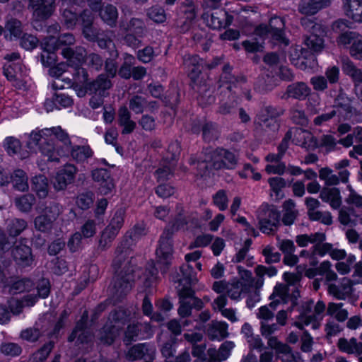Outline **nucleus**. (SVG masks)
<instances>
[{"instance_id":"4be33fe9","label":"nucleus","mask_w":362,"mask_h":362,"mask_svg":"<svg viewBox=\"0 0 362 362\" xmlns=\"http://www.w3.org/2000/svg\"><path fill=\"white\" fill-rule=\"evenodd\" d=\"M332 0H301L298 5V11L304 15L312 16L320 10L328 7Z\"/></svg>"},{"instance_id":"5fc2aeb1","label":"nucleus","mask_w":362,"mask_h":362,"mask_svg":"<svg viewBox=\"0 0 362 362\" xmlns=\"http://www.w3.org/2000/svg\"><path fill=\"white\" fill-rule=\"evenodd\" d=\"M142 325L141 323L129 325L124 332L123 341L126 345H129L137 339L139 334L141 330Z\"/></svg>"},{"instance_id":"f8f14e48","label":"nucleus","mask_w":362,"mask_h":362,"mask_svg":"<svg viewBox=\"0 0 362 362\" xmlns=\"http://www.w3.org/2000/svg\"><path fill=\"white\" fill-rule=\"evenodd\" d=\"M11 257L20 268L32 267L35 262L32 249L22 241L16 242L11 250Z\"/></svg>"},{"instance_id":"9d476101","label":"nucleus","mask_w":362,"mask_h":362,"mask_svg":"<svg viewBox=\"0 0 362 362\" xmlns=\"http://www.w3.org/2000/svg\"><path fill=\"white\" fill-rule=\"evenodd\" d=\"M83 37L90 42H97L100 49H108L112 44V35L113 32L103 30L91 25L81 30Z\"/></svg>"},{"instance_id":"1a4fd4ad","label":"nucleus","mask_w":362,"mask_h":362,"mask_svg":"<svg viewBox=\"0 0 362 362\" xmlns=\"http://www.w3.org/2000/svg\"><path fill=\"white\" fill-rule=\"evenodd\" d=\"M284 27V20L282 18L273 17V49L277 47L278 51H280L278 62L285 59L284 49L290 42Z\"/></svg>"},{"instance_id":"7c9ffc66","label":"nucleus","mask_w":362,"mask_h":362,"mask_svg":"<svg viewBox=\"0 0 362 362\" xmlns=\"http://www.w3.org/2000/svg\"><path fill=\"white\" fill-rule=\"evenodd\" d=\"M73 160L84 163L93 156V151L89 145H75L70 147L69 153Z\"/></svg>"},{"instance_id":"2eb2a0df","label":"nucleus","mask_w":362,"mask_h":362,"mask_svg":"<svg viewBox=\"0 0 362 362\" xmlns=\"http://www.w3.org/2000/svg\"><path fill=\"white\" fill-rule=\"evenodd\" d=\"M86 88L90 94L107 96L108 90L112 88V83L110 78L105 74H99L94 80L86 82Z\"/></svg>"},{"instance_id":"6e6d98bb","label":"nucleus","mask_w":362,"mask_h":362,"mask_svg":"<svg viewBox=\"0 0 362 362\" xmlns=\"http://www.w3.org/2000/svg\"><path fill=\"white\" fill-rule=\"evenodd\" d=\"M202 136L204 141L211 142L219 136L217 127L212 122H206L202 127Z\"/></svg>"},{"instance_id":"c9c22d12","label":"nucleus","mask_w":362,"mask_h":362,"mask_svg":"<svg viewBox=\"0 0 362 362\" xmlns=\"http://www.w3.org/2000/svg\"><path fill=\"white\" fill-rule=\"evenodd\" d=\"M32 189L36 192L39 198L47 197L49 192L48 180L44 175H38L32 178Z\"/></svg>"},{"instance_id":"0e129e2a","label":"nucleus","mask_w":362,"mask_h":362,"mask_svg":"<svg viewBox=\"0 0 362 362\" xmlns=\"http://www.w3.org/2000/svg\"><path fill=\"white\" fill-rule=\"evenodd\" d=\"M93 202L94 194L92 192H87L78 194L76 203L82 210H87L93 205Z\"/></svg>"},{"instance_id":"a878e982","label":"nucleus","mask_w":362,"mask_h":362,"mask_svg":"<svg viewBox=\"0 0 362 362\" xmlns=\"http://www.w3.org/2000/svg\"><path fill=\"white\" fill-rule=\"evenodd\" d=\"M117 122L119 126L122 127V134H129L134 132L136 124L131 119V112L125 106H121L118 110Z\"/></svg>"},{"instance_id":"f3484780","label":"nucleus","mask_w":362,"mask_h":362,"mask_svg":"<svg viewBox=\"0 0 362 362\" xmlns=\"http://www.w3.org/2000/svg\"><path fill=\"white\" fill-rule=\"evenodd\" d=\"M76 172L77 169L74 165H66L57 173L53 182L54 188L57 191L65 189L74 181Z\"/></svg>"},{"instance_id":"0eeeda50","label":"nucleus","mask_w":362,"mask_h":362,"mask_svg":"<svg viewBox=\"0 0 362 362\" xmlns=\"http://www.w3.org/2000/svg\"><path fill=\"white\" fill-rule=\"evenodd\" d=\"M177 290L180 303L177 312L180 317L189 316L192 308L199 310L203 308V302L194 296V291L192 288L185 286L177 288Z\"/></svg>"},{"instance_id":"2f4dec72","label":"nucleus","mask_w":362,"mask_h":362,"mask_svg":"<svg viewBox=\"0 0 362 362\" xmlns=\"http://www.w3.org/2000/svg\"><path fill=\"white\" fill-rule=\"evenodd\" d=\"M130 313L126 309L119 308L110 313L107 322L112 324L120 330L129 322Z\"/></svg>"},{"instance_id":"b1692460","label":"nucleus","mask_w":362,"mask_h":362,"mask_svg":"<svg viewBox=\"0 0 362 362\" xmlns=\"http://www.w3.org/2000/svg\"><path fill=\"white\" fill-rule=\"evenodd\" d=\"M342 5L348 18L362 23V0H342Z\"/></svg>"},{"instance_id":"a19ab883","label":"nucleus","mask_w":362,"mask_h":362,"mask_svg":"<svg viewBox=\"0 0 362 362\" xmlns=\"http://www.w3.org/2000/svg\"><path fill=\"white\" fill-rule=\"evenodd\" d=\"M28 227V223L23 218H12L6 222V231L10 237L16 238Z\"/></svg>"},{"instance_id":"680f3d73","label":"nucleus","mask_w":362,"mask_h":362,"mask_svg":"<svg viewBox=\"0 0 362 362\" xmlns=\"http://www.w3.org/2000/svg\"><path fill=\"white\" fill-rule=\"evenodd\" d=\"M4 147L9 156H14L21 150V143L19 139L9 136L6 138Z\"/></svg>"},{"instance_id":"ea45409f","label":"nucleus","mask_w":362,"mask_h":362,"mask_svg":"<svg viewBox=\"0 0 362 362\" xmlns=\"http://www.w3.org/2000/svg\"><path fill=\"white\" fill-rule=\"evenodd\" d=\"M310 88L305 83L300 82L288 86L286 95L289 98L303 100L310 94Z\"/></svg>"},{"instance_id":"bf43d9fd","label":"nucleus","mask_w":362,"mask_h":362,"mask_svg":"<svg viewBox=\"0 0 362 362\" xmlns=\"http://www.w3.org/2000/svg\"><path fill=\"white\" fill-rule=\"evenodd\" d=\"M54 221L44 214L37 216L34 220L35 228L43 233L49 232L53 226Z\"/></svg>"},{"instance_id":"09e8293b","label":"nucleus","mask_w":362,"mask_h":362,"mask_svg":"<svg viewBox=\"0 0 362 362\" xmlns=\"http://www.w3.org/2000/svg\"><path fill=\"white\" fill-rule=\"evenodd\" d=\"M342 303H330L327 308V315L334 317L339 322H344L348 317V312L342 308Z\"/></svg>"},{"instance_id":"6e6552de","label":"nucleus","mask_w":362,"mask_h":362,"mask_svg":"<svg viewBox=\"0 0 362 362\" xmlns=\"http://www.w3.org/2000/svg\"><path fill=\"white\" fill-rule=\"evenodd\" d=\"M351 23L344 19H339L334 22L332 25V30L336 33H339L336 39L337 46L342 48H349L352 46L359 36V33L354 31H347V28H351Z\"/></svg>"},{"instance_id":"de8ad7c7","label":"nucleus","mask_w":362,"mask_h":362,"mask_svg":"<svg viewBox=\"0 0 362 362\" xmlns=\"http://www.w3.org/2000/svg\"><path fill=\"white\" fill-rule=\"evenodd\" d=\"M195 86L193 87L194 89L199 93V96L197 100L199 103L202 105H208L214 103L215 98L212 95V91L207 87L206 85H200L198 86L195 84Z\"/></svg>"},{"instance_id":"e2e57ef3","label":"nucleus","mask_w":362,"mask_h":362,"mask_svg":"<svg viewBox=\"0 0 362 362\" xmlns=\"http://www.w3.org/2000/svg\"><path fill=\"white\" fill-rule=\"evenodd\" d=\"M148 17L156 23H161L165 21L166 14L163 8L153 6L147 10Z\"/></svg>"},{"instance_id":"9b49d317","label":"nucleus","mask_w":362,"mask_h":362,"mask_svg":"<svg viewBox=\"0 0 362 362\" xmlns=\"http://www.w3.org/2000/svg\"><path fill=\"white\" fill-rule=\"evenodd\" d=\"M55 7V0H32L28 8L32 10L35 18L33 27L37 29L35 24L49 18L54 11Z\"/></svg>"},{"instance_id":"338daca9","label":"nucleus","mask_w":362,"mask_h":362,"mask_svg":"<svg viewBox=\"0 0 362 362\" xmlns=\"http://www.w3.org/2000/svg\"><path fill=\"white\" fill-rule=\"evenodd\" d=\"M62 212V206L56 202H50L45 206L43 214L52 219L56 221Z\"/></svg>"},{"instance_id":"bb28decb","label":"nucleus","mask_w":362,"mask_h":362,"mask_svg":"<svg viewBox=\"0 0 362 362\" xmlns=\"http://www.w3.org/2000/svg\"><path fill=\"white\" fill-rule=\"evenodd\" d=\"M272 208L269 204H263L257 211L259 230L267 234L272 232Z\"/></svg>"},{"instance_id":"5701e85b","label":"nucleus","mask_w":362,"mask_h":362,"mask_svg":"<svg viewBox=\"0 0 362 362\" xmlns=\"http://www.w3.org/2000/svg\"><path fill=\"white\" fill-rule=\"evenodd\" d=\"M45 132V134L54 135V137L62 144V147L59 148L61 151V156H68L70 151V147L71 146V141L68 133L62 129L61 127L46 129Z\"/></svg>"},{"instance_id":"a18cd8bd","label":"nucleus","mask_w":362,"mask_h":362,"mask_svg":"<svg viewBox=\"0 0 362 362\" xmlns=\"http://www.w3.org/2000/svg\"><path fill=\"white\" fill-rule=\"evenodd\" d=\"M35 202V197L32 194H23L14 199L16 206L22 212L30 211Z\"/></svg>"},{"instance_id":"39448f33","label":"nucleus","mask_w":362,"mask_h":362,"mask_svg":"<svg viewBox=\"0 0 362 362\" xmlns=\"http://www.w3.org/2000/svg\"><path fill=\"white\" fill-rule=\"evenodd\" d=\"M203 153L208 156L211 166L216 170H233L238 163V155L223 148H206Z\"/></svg>"},{"instance_id":"4d7b16f0","label":"nucleus","mask_w":362,"mask_h":362,"mask_svg":"<svg viewBox=\"0 0 362 362\" xmlns=\"http://www.w3.org/2000/svg\"><path fill=\"white\" fill-rule=\"evenodd\" d=\"M117 234L116 231H112V229L106 228L100 235L98 242V248L102 251L106 250L109 247H110L111 243L115 238Z\"/></svg>"},{"instance_id":"cd10ccee","label":"nucleus","mask_w":362,"mask_h":362,"mask_svg":"<svg viewBox=\"0 0 362 362\" xmlns=\"http://www.w3.org/2000/svg\"><path fill=\"white\" fill-rule=\"evenodd\" d=\"M320 197L333 209H338L341 205V193L336 187H324L320 192Z\"/></svg>"},{"instance_id":"79ce46f5","label":"nucleus","mask_w":362,"mask_h":362,"mask_svg":"<svg viewBox=\"0 0 362 362\" xmlns=\"http://www.w3.org/2000/svg\"><path fill=\"white\" fill-rule=\"evenodd\" d=\"M39 150L42 155L47 157V160L49 161L59 162V156H62L60 150L56 151L53 144L47 139L42 141Z\"/></svg>"},{"instance_id":"f03ea898","label":"nucleus","mask_w":362,"mask_h":362,"mask_svg":"<svg viewBox=\"0 0 362 362\" xmlns=\"http://www.w3.org/2000/svg\"><path fill=\"white\" fill-rule=\"evenodd\" d=\"M301 25L310 34L305 37L304 44L310 50H306L300 45L292 46L289 57L293 64L303 70L313 69L317 65V60L313 53H320L324 49L326 30L323 25L313 21L308 18L301 19Z\"/></svg>"},{"instance_id":"3c124183","label":"nucleus","mask_w":362,"mask_h":362,"mask_svg":"<svg viewBox=\"0 0 362 362\" xmlns=\"http://www.w3.org/2000/svg\"><path fill=\"white\" fill-rule=\"evenodd\" d=\"M191 165H197L198 173L203 176L209 172V163H211L207 155L202 152L198 158H191L189 160Z\"/></svg>"},{"instance_id":"412c9836","label":"nucleus","mask_w":362,"mask_h":362,"mask_svg":"<svg viewBox=\"0 0 362 362\" xmlns=\"http://www.w3.org/2000/svg\"><path fill=\"white\" fill-rule=\"evenodd\" d=\"M246 82V78L245 76H235L231 74V67L229 64H226L223 67V72L220 76V78L218 81V91H223L226 90V87L228 86H231V88L233 87L236 88V85L238 83H245Z\"/></svg>"},{"instance_id":"aec40b11","label":"nucleus","mask_w":362,"mask_h":362,"mask_svg":"<svg viewBox=\"0 0 362 362\" xmlns=\"http://www.w3.org/2000/svg\"><path fill=\"white\" fill-rule=\"evenodd\" d=\"M344 73L351 77L355 83V91L358 98L362 101V71L349 59L344 60L342 64Z\"/></svg>"},{"instance_id":"a211bd4d","label":"nucleus","mask_w":362,"mask_h":362,"mask_svg":"<svg viewBox=\"0 0 362 362\" xmlns=\"http://www.w3.org/2000/svg\"><path fill=\"white\" fill-rule=\"evenodd\" d=\"M91 176L95 182L100 183V193L104 195L110 194L115 187L113 179L109 170L104 168L93 170Z\"/></svg>"},{"instance_id":"864d4df0","label":"nucleus","mask_w":362,"mask_h":362,"mask_svg":"<svg viewBox=\"0 0 362 362\" xmlns=\"http://www.w3.org/2000/svg\"><path fill=\"white\" fill-rule=\"evenodd\" d=\"M188 224V221L186 217L182 214L179 213L171 221H170L165 227V230L172 232L174 235L177 231L183 228Z\"/></svg>"},{"instance_id":"8fccbe9b","label":"nucleus","mask_w":362,"mask_h":362,"mask_svg":"<svg viewBox=\"0 0 362 362\" xmlns=\"http://www.w3.org/2000/svg\"><path fill=\"white\" fill-rule=\"evenodd\" d=\"M146 98L140 95H133L129 99V109L135 114H141L146 109Z\"/></svg>"},{"instance_id":"f257e3e1","label":"nucleus","mask_w":362,"mask_h":362,"mask_svg":"<svg viewBox=\"0 0 362 362\" xmlns=\"http://www.w3.org/2000/svg\"><path fill=\"white\" fill-rule=\"evenodd\" d=\"M136 241L126 233L115 250L112 261L115 276L109 288L110 292L117 300H121L132 289L136 272V260L129 256Z\"/></svg>"},{"instance_id":"f704fd0d","label":"nucleus","mask_w":362,"mask_h":362,"mask_svg":"<svg viewBox=\"0 0 362 362\" xmlns=\"http://www.w3.org/2000/svg\"><path fill=\"white\" fill-rule=\"evenodd\" d=\"M329 292L338 299H345L352 291V282L349 279L344 278L340 287L330 284Z\"/></svg>"},{"instance_id":"ddd939ff","label":"nucleus","mask_w":362,"mask_h":362,"mask_svg":"<svg viewBox=\"0 0 362 362\" xmlns=\"http://www.w3.org/2000/svg\"><path fill=\"white\" fill-rule=\"evenodd\" d=\"M173 235L172 232H169L168 230L164 228L158 241V247L156 251L159 262L167 265L170 264L173 257Z\"/></svg>"},{"instance_id":"4c0bfd02","label":"nucleus","mask_w":362,"mask_h":362,"mask_svg":"<svg viewBox=\"0 0 362 362\" xmlns=\"http://www.w3.org/2000/svg\"><path fill=\"white\" fill-rule=\"evenodd\" d=\"M180 271L182 274V279H174V282L179 283V287L185 288V286H189L191 288V286L195 284L197 282V279L194 275L192 267L189 265H182L180 267Z\"/></svg>"},{"instance_id":"603ef678","label":"nucleus","mask_w":362,"mask_h":362,"mask_svg":"<svg viewBox=\"0 0 362 362\" xmlns=\"http://www.w3.org/2000/svg\"><path fill=\"white\" fill-rule=\"evenodd\" d=\"M54 342L52 341L45 344L33 354L30 359V362H44L54 348Z\"/></svg>"},{"instance_id":"052dcab7","label":"nucleus","mask_w":362,"mask_h":362,"mask_svg":"<svg viewBox=\"0 0 362 362\" xmlns=\"http://www.w3.org/2000/svg\"><path fill=\"white\" fill-rule=\"evenodd\" d=\"M284 209L285 212L283 216L282 221L285 225H291L296 217L294 202L291 200L286 201L284 204Z\"/></svg>"},{"instance_id":"c756f323","label":"nucleus","mask_w":362,"mask_h":362,"mask_svg":"<svg viewBox=\"0 0 362 362\" xmlns=\"http://www.w3.org/2000/svg\"><path fill=\"white\" fill-rule=\"evenodd\" d=\"M102 21L109 27L113 28L117 26L118 19V11L116 6L108 4L103 6L98 11Z\"/></svg>"},{"instance_id":"e433bc0d","label":"nucleus","mask_w":362,"mask_h":362,"mask_svg":"<svg viewBox=\"0 0 362 362\" xmlns=\"http://www.w3.org/2000/svg\"><path fill=\"white\" fill-rule=\"evenodd\" d=\"M10 177L11 182H12L14 189L21 192H25L28 189V177L26 173L22 169L15 170L10 175Z\"/></svg>"},{"instance_id":"20e7f679","label":"nucleus","mask_w":362,"mask_h":362,"mask_svg":"<svg viewBox=\"0 0 362 362\" xmlns=\"http://www.w3.org/2000/svg\"><path fill=\"white\" fill-rule=\"evenodd\" d=\"M325 310V304L322 301H318L314 307L313 300L305 302L293 323L294 326L300 329L308 325H311L314 329H318L322 321Z\"/></svg>"},{"instance_id":"13d9d810","label":"nucleus","mask_w":362,"mask_h":362,"mask_svg":"<svg viewBox=\"0 0 362 362\" xmlns=\"http://www.w3.org/2000/svg\"><path fill=\"white\" fill-rule=\"evenodd\" d=\"M78 14L69 8L62 10V22L69 29H74L78 20Z\"/></svg>"},{"instance_id":"6ab92c4d","label":"nucleus","mask_w":362,"mask_h":362,"mask_svg":"<svg viewBox=\"0 0 362 362\" xmlns=\"http://www.w3.org/2000/svg\"><path fill=\"white\" fill-rule=\"evenodd\" d=\"M156 356V348L149 344H138L128 351L127 358L129 361H136L144 358L154 359Z\"/></svg>"},{"instance_id":"c03bdc74","label":"nucleus","mask_w":362,"mask_h":362,"mask_svg":"<svg viewBox=\"0 0 362 362\" xmlns=\"http://www.w3.org/2000/svg\"><path fill=\"white\" fill-rule=\"evenodd\" d=\"M119 54L116 49L114 48L110 52V57L107 58L104 62L105 74L109 78H114L118 71V64L117 59L118 58Z\"/></svg>"},{"instance_id":"c85d7f7f","label":"nucleus","mask_w":362,"mask_h":362,"mask_svg":"<svg viewBox=\"0 0 362 362\" xmlns=\"http://www.w3.org/2000/svg\"><path fill=\"white\" fill-rule=\"evenodd\" d=\"M228 325L224 322H211L208 325L206 335L211 340L221 341L228 336Z\"/></svg>"},{"instance_id":"4468645a","label":"nucleus","mask_w":362,"mask_h":362,"mask_svg":"<svg viewBox=\"0 0 362 362\" xmlns=\"http://www.w3.org/2000/svg\"><path fill=\"white\" fill-rule=\"evenodd\" d=\"M236 93L231 91V86L226 87L223 91H219V107L218 112L223 115H231L235 112L238 101Z\"/></svg>"},{"instance_id":"dca6fc26","label":"nucleus","mask_w":362,"mask_h":362,"mask_svg":"<svg viewBox=\"0 0 362 362\" xmlns=\"http://www.w3.org/2000/svg\"><path fill=\"white\" fill-rule=\"evenodd\" d=\"M204 18L206 21L208 26L219 30L229 26L233 22V16L226 10L219 9L213 11L210 15L204 14Z\"/></svg>"},{"instance_id":"423d86ee","label":"nucleus","mask_w":362,"mask_h":362,"mask_svg":"<svg viewBox=\"0 0 362 362\" xmlns=\"http://www.w3.org/2000/svg\"><path fill=\"white\" fill-rule=\"evenodd\" d=\"M61 54L66 59L67 64L75 67L74 75L79 82L87 81L88 74L87 71L81 67V64L86 62L87 54L86 49L83 47H76L74 50L71 47H64Z\"/></svg>"},{"instance_id":"37998d69","label":"nucleus","mask_w":362,"mask_h":362,"mask_svg":"<svg viewBox=\"0 0 362 362\" xmlns=\"http://www.w3.org/2000/svg\"><path fill=\"white\" fill-rule=\"evenodd\" d=\"M325 240V235L323 233L298 235L296 238V242L299 247H306L309 244L322 243Z\"/></svg>"},{"instance_id":"58836bf2","label":"nucleus","mask_w":362,"mask_h":362,"mask_svg":"<svg viewBox=\"0 0 362 362\" xmlns=\"http://www.w3.org/2000/svg\"><path fill=\"white\" fill-rule=\"evenodd\" d=\"M338 346L341 351L347 354H362V343L357 341L355 338L349 340L341 338L338 341Z\"/></svg>"},{"instance_id":"49530a36","label":"nucleus","mask_w":362,"mask_h":362,"mask_svg":"<svg viewBox=\"0 0 362 362\" xmlns=\"http://www.w3.org/2000/svg\"><path fill=\"white\" fill-rule=\"evenodd\" d=\"M357 217L353 209L342 207L339 211V221L344 226H354L357 224Z\"/></svg>"},{"instance_id":"72a5a7b5","label":"nucleus","mask_w":362,"mask_h":362,"mask_svg":"<svg viewBox=\"0 0 362 362\" xmlns=\"http://www.w3.org/2000/svg\"><path fill=\"white\" fill-rule=\"evenodd\" d=\"M119 331L116 326L106 322L100 332L98 339L103 344L111 345L119 336Z\"/></svg>"},{"instance_id":"473e14b6","label":"nucleus","mask_w":362,"mask_h":362,"mask_svg":"<svg viewBox=\"0 0 362 362\" xmlns=\"http://www.w3.org/2000/svg\"><path fill=\"white\" fill-rule=\"evenodd\" d=\"M332 245L329 243H315L314 245L313 249L310 252L308 250H303L300 252V256H308L309 257L310 264L315 265L317 264V260L315 259V256L318 255L320 257L325 256L326 254H330V250L332 249Z\"/></svg>"},{"instance_id":"774afa93","label":"nucleus","mask_w":362,"mask_h":362,"mask_svg":"<svg viewBox=\"0 0 362 362\" xmlns=\"http://www.w3.org/2000/svg\"><path fill=\"white\" fill-rule=\"evenodd\" d=\"M349 191L345 202L350 206L362 209V196L356 192L350 185L347 186Z\"/></svg>"},{"instance_id":"7ed1b4c3","label":"nucleus","mask_w":362,"mask_h":362,"mask_svg":"<svg viewBox=\"0 0 362 362\" xmlns=\"http://www.w3.org/2000/svg\"><path fill=\"white\" fill-rule=\"evenodd\" d=\"M238 270L240 279L229 281L227 295L230 299L235 300L247 298L246 304L251 308L260 300L259 289L264 284V276H271L270 269L262 265L257 266L255 268L256 279L250 271L243 267L238 266Z\"/></svg>"},{"instance_id":"393cba45","label":"nucleus","mask_w":362,"mask_h":362,"mask_svg":"<svg viewBox=\"0 0 362 362\" xmlns=\"http://www.w3.org/2000/svg\"><path fill=\"white\" fill-rule=\"evenodd\" d=\"M257 316L261 320V334L267 339V344L272 347V325L269 323V320L272 319V311L267 305L262 306Z\"/></svg>"},{"instance_id":"69168bd1","label":"nucleus","mask_w":362,"mask_h":362,"mask_svg":"<svg viewBox=\"0 0 362 362\" xmlns=\"http://www.w3.org/2000/svg\"><path fill=\"white\" fill-rule=\"evenodd\" d=\"M145 24L143 20L132 18L127 24L126 30L136 33L138 37H142L145 32Z\"/></svg>"}]
</instances>
